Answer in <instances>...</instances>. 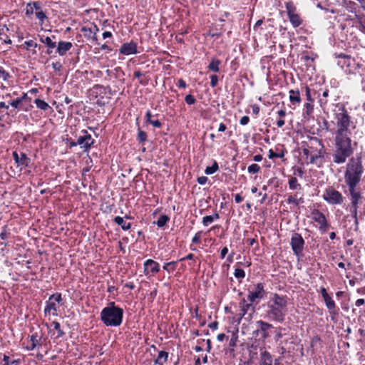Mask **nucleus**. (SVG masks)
I'll return each mask as SVG.
<instances>
[{
  "mask_svg": "<svg viewBox=\"0 0 365 365\" xmlns=\"http://www.w3.org/2000/svg\"><path fill=\"white\" fill-rule=\"evenodd\" d=\"M95 143L96 140L86 129L81 130L80 135L76 136V143L84 153H88Z\"/></svg>",
  "mask_w": 365,
  "mask_h": 365,
  "instance_id": "2eb2a0df",
  "label": "nucleus"
},
{
  "mask_svg": "<svg viewBox=\"0 0 365 365\" xmlns=\"http://www.w3.org/2000/svg\"><path fill=\"white\" fill-rule=\"evenodd\" d=\"M177 86L179 88H185L186 86H187V83L186 82L182 79V78H180L178 81V83H177Z\"/></svg>",
  "mask_w": 365,
  "mask_h": 365,
  "instance_id": "774afa93",
  "label": "nucleus"
},
{
  "mask_svg": "<svg viewBox=\"0 0 365 365\" xmlns=\"http://www.w3.org/2000/svg\"><path fill=\"white\" fill-rule=\"evenodd\" d=\"M160 271V264L152 259H148L143 263V273L145 276H154Z\"/></svg>",
  "mask_w": 365,
  "mask_h": 365,
  "instance_id": "6ab92c4d",
  "label": "nucleus"
},
{
  "mask_svg": "<svg viewBox=\"0 0 365 365\" xmlns=\"http://www.w3.org/2000/svg\"><path fill=\"white\" fill-rule=\"evenodd\" d=\"M34 7L31 6V4L28 3L26 5V16H30L34 14Z\"/></svg>",
  "mask_w": 365,
  "mask_h": 365,
  "instance_id": "e2e57ef3",
  "label": "nucleus"
},
{
  "mask_svg": "<svg viewBox=\"0 0 365 365\" xmlns=\"http://www.w3.org/2000/svg\"><path fill=\"white\" fill-rule=\"evenodd\" d=\"M51 327H53V329L56 331L57 335L56 336V339H60L65 335L64 331L61 329V324L57 321H53L51 323Z\"/></svg>",
  "mask_w": 365,
  "mask_h": 365,
  "instance_id": "58836bf2",
  "label": "nucleus"
},
{
  "mask_svg": "<svg viewBox=\"0 0 365 365\" xmlns=\"http://www.w3.org/2000/svg\"><path fill=\"white\" fill-rule=\"evenodd\" d=\"M66 144L70 148H72L78 145V144L76 143V140H73L71 138L66 139Z\"/></svg>",
  "mask_w": 365,
  "mask_h": 365,
  "instance_id": "0e129e2a",
  "label": "nucleus"
},
{
  "mask_svg": "<svg viewBox=\"0 0 365 365\" xmlns=\"http://www.w3.org/2000/svg\"><path fill=\"white\" fill-rule=\"evenodd\" d=\"M257 324L259 327L261 337L263 339H267L269 336L268 330L273 328V325L262 320L257 321Z\"/></svg>",
  "mask_w": 365,
  "mask_h": 365,
  "instance_id": "b1692460",
  "label": "nucleus"
},
{
  "mask_svg": "<svg viewBox=\"0 0 365 365\" xmlns=\"http://www.w3.org/2000/svg\"><path fill=\"white\" fill-rule=\"evenodd\" d=\"M72 47L73 44L71 42L61 41L56 45V52L59 56H63Z\"/></svg>",
  "mask_w": 365,
  "mask_h": 365,
  "instance_id": "5701e85b",
  "label": "nucleus"
},
{
  "mask_svg": "<svg viewBox=\"0 0 365 365\" xmlns=\"http://www.w3.org/2000/svg\"><path fill=\"white\" fill-rule=\"evenodd\" d=\"M299 149L304 156L307 164L322 163L327 154L322 140L315 136H306L300 142Z\"/></svg>",
  "mask_w": 365,
  "mask_h": 365,
  "instance_id": "f257e3e1",
  "label": "nucleus"
},
{
  "mask_svg": "<svg viewBox=\"0 0 365 365\" xmlns=\"http://www.w3.org/2000/svg\"><path fill=\"white\" fill-rule=\"evenodd\" d=\"M237 339H238V336L236 333H232V337L231 339H230V341H229V346L230 347H235L237 346Z\"/></svg>",
  "mask_w": 365,
  "mask_h": 365,
  "instance_id": "864d4df0",
  "label": "nucleus"
},
{
  "mask_svg": "<svg viewBox=\"0 0 365 365\" xmlns=\"http://www.w3.org/2000/svg\"><path fill=\"white\" fill-rule=\"evenodd\" d=\"M150 116H153V114L150 110H148L145 113V122L146 123H149L152 125L153 127L160 128L162 127V123L158 119H150Z\"/></svg>",
  "mask_w": 365,
  "mask_h": 365,
  "instance_id": "c756f323",
  "label": "nucleus"
},
{
  "mask_svg": "<svg viewBox=\"0 0 365 365\" xmlns=\"http://www.w3.org/2000/svg\"><path fill=\"white\" fill-rule=\"evenodd\" d=\"M169 354L165 351H160L157 358L155 359L154 363L157 365H164L168 361Z\"/></svg>",
  "mask_w": 365,
  "mask_h": 365,
  "instance_id": "7c9ffc66",
  "label": "nucleus"
},
{
  "mask_svg": "<svg viewBox=\"0 0 365 365\" xmlns=\"http://www.w3.org/2000/svg\"><path fill=\"white\" fill-rule=\"evenodd\" d=\"M248 300L242 298L239 302L240 313L238 314L239 322L245 317L246 319L250 320L252 318L253 314L255 312V307L254 303L247 302Z\"/></svg>",
  "mask_w": 365,
  "mask_h": 365,
  "instance_id": "dca6fc26",
  "label": "nucleus"
},
{
  "mask_svg": "<svg viewBox=\"0 0 365 365\" xmlns=\"http://www.w3.org/2000/svg\"><path fill=\"white\" fill-rule=\"evenodd\" d=\"M282 330H284V329H283L281 327L276 328L275 335L274 337V339L276 342H278L282 338V336H283V334L282 333Z\"/></svg>",
  "mask_w": 365,
  "mask_h": 365,
  "instance_id": "603ef678",
  "label": "nucleus"
},
{
  "mask_svg": "<svg viewBox=\"0 0 365 365\" xmlns=\"http://www.w3.org/2000/svg\"><path fill=\"white\" fill-rule=\"evenodd\" d=\"M119 53L125 56L136 54L138 53L137 43L134 41L123 43L119 48Z\"/></svg>",
  "mask_w": 365,
  "mask_h": 365,
  "instance_id": "412c9836",
  "label": "nucleus"
},
{
  "mask_svg": "<svg viewBox=\"0 0 365 365\" xmlns=\"http://www.w3.org/2000/svg\"><path fill=\"white\" fill-rule=\"evenodd\" d=\"M289 188L292 190H302L301 184L298 182L296 177H289L288 180Z\"/></svg>",
  "mask_w": 365,
  "mask_h": 365,
  "instance_id": "473e14b6",
  "label": "nucleus"
},
{
  "mask_svg": "<svg viewBox=\"0 0 365 365\" xmlns=\"http://www.w3.org/2000/svg\"><path fill=\"white\" fill-rule=\"evenodd\" d=\"M211 215H206L202 217V223L204 226H208L213 222Z\"/></svg>",
  "mask_w": 365,
  "mask_h": 365,
  "instance_id": "4d7b16f0",
  "label": "nucleus"
},
{
  "mask_svg": "<svg viewBox=\"0 0 365 365\" xmlns=\"http://www.w3.org/2000/svg\"><path fill=\"white\" fill-rule=\"evenodd\" d=\"M322 198L329 205H341L344 201L343 195L332 186H328L325 188Z\"/></svg>",
  "mask_w": 365,
  "mask_h": 365,
  "instance_id": "f8f14e48",
  "label": "nucleus"
},
{
  "mask_svg": "<svg viewBox=\"0 0 365 365\" xmlns=\"http://www.w3.org/2000/svg\"><path fill=\"white\" fill-rule=\"evenodd\" d=\"M285 202L290 207L292 210L293 208L299 207V206L304 202V195L299 191H297L294 194H289Z\"/></svg>",
  "mask_w": 365,
  "mask_h": 365,
  "instance_id": "aec40b11",
  "label": "nucleus"
},
{
  "mask_svg": "<svg viewBox=\"0 0 365 365\" xmlns=\"http://www.w3.org/2000/svg\"><path fill=\"white\" fill-rule=\"evenodd\" d=\"M311 217L312 220L317 224V227L321 233L327 232L331 227L326 215L319 210L314 208L311 210Z\"/></svg>",
  "mask_w": 365,
  "mask_h": 365,
  "instance_id": "ddd939ff",
  "label": "nucleus"
},
{
  "mask_svg": "<svg viewBox=\"0 0 365 365\" xmlns=\"http://www.w3.org/2000/svg\"><path fill=\"white\" fill-rule=\"evenodd\" d=\"M334 56L337 66L347 76H356L364 68V64L355 57L345 52H335Z\"/></svg>",
  "mask_w": 365,
  "mask_h": 365,
  "instance_id": "7ed1b4c3",
  "label": "nucleus"
},
{
  "mask_svg": "<svg viewBox=\"0 0 365 365\" xmlns=\"http://www.w3.org/2000/svg\"><path fill=\"white\" fill-rule=\"evenodd\" d=\"M285 8L288 19L294 28H297L303 24V19L299 13L293 1L285 2Z\"/></svg>",
  "mask_w": 365,
  "mask_h": 365,
  "instance_id": "4468645a",
  "label": "nucleus"
},
{
  "mask_svg": "<svg viewBox=\"0 0 365 365\" xmlns=\"http://www.w3.org/2000/svg\"><path fill=\"white\" fill-rule=\"evenodd\" d=\"M10 233L7 231V226L5 225L2 227V231L0 233V238L3 240L8 239Z\"/></svg>",
  "mask_w": 365,
  "mask_h": 365,
  "instance_id": "5fc2aeb1",
  "label": "nucleus"
},
{
  "mask_svg": "<svg viewBox=\"0 0 365 365\" xmlns=\"http://www.w3.org/2000/svg\"><path fill=\"white\" fill-rule=\"evenodd\" d=\"M235 277L238 279H242L245 277V272L240 268H236L234 272Z\"/></svg>",
  "mask_w": 365,
  "mask_h": 365,
  "instance_id": "3c124183",
  "label": "nucleus"
},
{
  "mask_svg": "<svg viewBox=\"0 0 365 365\" xmlns=\"http://www.w3.org/2000/svg\"><path fill=\"white\" fill-rule=\"evenodd\" d=\"M358 186L349 187L348 190L350 195L351 212L355 222H358V209L362 202L364 196Z\"/></svg>",
  "mask_w": 365,
  "mask_h": 365,
  "instance_id": "9d476101",
  "label": "nucleus"
},
{
  "mask_svg": "<svg viewBox=\"0 0 365 365\" xmlns=\"http://www.w3.org/2000/svg\"><path fill=\"white\" fill-rule=\"evenodd\" d=\"M335 150L333 162L336 164L344 163L353 154L351 136H335Z\"/></svg>",
  "mask_w": 365,
  "mask_h": 365,
  "instance_id": "423d86ee",
  "label": "nucleus"
},
{
  "mask_svg": "<svg viewBox=\"0 0 365 365\" xmlns=\"http://www.w3.org/2000/svg\"><path fill=\"white\" fill-rule=\"evenodd\" d=\"M34 103L36 104V107L41 110H52V108L43 100L36 98L34 100Z\"/></svg>",
  "mask_w": 365,
  "mask_h": 365,
  "instance_id": "f704fd0d",
  "label": "nucleus"
},
{
  "mask_svg": "<svg viewBox=\"0 0 365 365\" xmlns=\"http://www.w3.org/2000/svg\"><path fill=\"white\" fill-rule=\"evenodd\" d=\"M81 32L83 33L84 37L87 40H91L93 42H95L96 44H99L98 42L97 36H95L93 34L92 30L88 26H83L81 28Z\"/></svg>",
  "mask_w": 365,
  "mask_h": 365,
  "instance_id": "cd10ccee",
  "label": "nucleus"
},
{
  "mask_svg": "<svg viewBox=\"0 0 365 365\" xmlns=\"http://www.w3.org/2000/svg\"><path fill=\"white\" fill-rule=\"evenodd\" d=\"M147 133L142 130L140 128H138V135H137V140L139 143L143 144L147 140Z\"/></svg>",
  "mask_w": 365,
  "mask_h": 365,
  "instance_id": "49530a36",
  "label": "nucleus"
},
{
  "mask_svg": "<svg viewBox=\"0 0 365 365\" xmlns=\"http://www.w3.org/2000/svg\"><path fill=\"white\" fill-rule=\"evenodd\" d=\"M39 40L48 48H55L56 47V43L49 36H39Z\"/></svg>",
  "mask_w": 365,
  "mask_h": 365,
  "instance_id": "c9c22d12",
  "label": "nucleus"
},
{
  "mask_svg": "<svg viewBox=\"0 0 365 365\" xmlns=\"http://www.w3.org/2000/svg\"><path fill=\"white\" fill-rule=\"evenodd\" d=\"M338 110L334 113L336 130L335 136H351L350 127L353 125L351 117L346 108L342 105H337Z\"/></svg>",
  "mask_w": 365,
  "mask_h": 365,
  "instance_id": "0eeeda50",
  "label": "nucleus"
},
{
  "mask_svg": "<svg viewBox=\"0 0 365 365\" xmlns=\"http://www.w3.org/2000/svg\"><path fill=\"white\" fill-rule=\"evenodd\" d=\"M219 170V165L218 163L216 162V160H214L213 164L212 166H207L205 170V173L207 175H212L215 173H216Z\"/></svg>",
  "mask_w": 365,
  "mask_h": 365,
  "instance_id": "79ce46f5",
  "label": "nucleus"
},
{
  "mask_svg": "<svg viewBox=\"0 0 365 365\" xmlns=\"http://www.w3.org/2000/svg\"><path fill=\"white\" fill-rule=\"evenodd\" d=\"M267 295V292L264 289V284L262 282L255 284L254 289L249 291L247 294V300L251 303L258 304L259 302L264 299Z\"/></svg>",
  "mask_w": 365,
  "mask_h": 365,
  "instance_id": "f3484780",
  "label": "nucleus"
},
{
  "mask_svg": "<svg viewBox=\"0 0 365 365\" xmlns=\"http://www.w3.org/2000/svg\"><path fill=\"white\" fill-rule=\"evenodd\" d=\"M31 164V159L27 156V155L24 153H20V158L16 164L17 167H20L21 170L23 168L29 167Z\"/></svg>",
  "mask_w": 365,
  "mask_h": 365,
  "instance_id": "bb28decb",
  "label": "nucleus"
},
{
  "mask_svg": "<svg viewBox=\"0 0 365 365\" xmlns=\"http://www.w3.org/2000/svg\"><path fill=\"white\" fill-rule=\"evenodd\" d=\"M177 262H178L177 261H172L170 262L164 263L163 268L164 270L167 271L168 273L173 272L176 269L175 265H176Z\"/></svg>",
  "mask_w": 365,
  "mask_h": 365,
  "instance_id": "a19ab883",
  "label": "nucleus"
},
{
  "mask_svg": "<svg viewBox=\"0 0 365 365\" xmlns=\"http://www.w3.org/2000/svg\"><path fill=\"white\" fill-rule=\"evenodd\" d=\"M329 96V91L327 88H326L322 92V95L319 94V96H318L319 105L323 110L326 109V108L328 105Z\"/></svg>",
  "mask_w": 365,
  "mask_h": 365,
  "instance_id": "393cba45",
  "label": "nucleus"
},
{
  "mask_svg": "<svg viewBox=\"0 0 365 365\" xmlns=\"http://www.w3.org/2000/svg\"><path fill=\"white\" fill-rule=\"evenodd\" d=\"M35 15L41 25L43 24L44 21L47 19L46 13L43 12L42 10L35 11Z\"/></svg>",
  "mask_w": 365,
  "mask_h": 365,
  "instance_id": "de8ad7c7",
  "label": "nucleus"
},
{
  "mask_svg": "<svg viewBox=\"0 0 365 365\" xmlns=\"http://www.w3.org/2000/svg\"><path fill=\"white\" fill-rule=\"evenodd\" d=\"M88 94L91 100H96L98 106H103L108 103L113 93L110 86L96 84L88 90Z\"/></svg>",
  "mask_w": 365,
  "mask_h": 365,
  "instance_id": "6e6552de",
  "label": "nucleus"
},
{
  "mask_svg": "<svg viewBox=\"0 0 365 365\" xmlns=\"http://www.w3.org/2000/svg\"><path fill=\"white\" fill-rule=\"evenodd\" d=\"M221 64V61L216 58H213L211 61L210 62L208 66H207V68L211 71H213L215 73H217L220 71V65Z\"/></svg>",
  "mask_w": 365,
  "mask_h": 365,
  "instance_id": "e433bc0d",
  "label": "nucleus"
},
{
  "mask_svg": "<svg viewBox=\"0 0 365 365\" xmlns=\"http://www.w3.org/2000/svg\"><path fill=\"white\" fill-rule=\"evenodd\" d=\"M170 221V217L166 215H162L155 222L158 227H163Z\"/></svg>",
  "mask_w": 365,
  "mask_h": 365,
  "instance_id": "37998d69",
  "label": "nucleus"
},
{
  "mask_svg": "<svg viewBox=\"0 0 365 365\" xmlns=\"http://www.w3.org/2000/svg\"><path fill=\"white\" fill-rule=\"evenodd\" d=\"M250 122V118L247 115L242 116L240 120V124L242 125H245L248 124Z\"/></svg>",
  "mask_w": 365,
  "mask_h": 365,
  "instance_id": "338daca9",
  "label": "nucleus"
},
{
  "mask_svg": "<svg viewBox=\"0 0 365 365\" xmlns=\"http://www.w3.org/2000/svg\"><path fill=\"white\" fill-rule=\"evenodd\" d=\"M287 153V150L284 148H276V152L274 151L272 149H270L269 150V155L268 158L269 159H274V158H282L285 155V154Z\"/></svg>",
  "mask_w": 365,
  "mask_h": 365,
  "instance_id": "a878e982",
  "label": "nucleus"
},
{
  "mask_svg": "<svg viewBox=\"0 0 365 365\" xmlns=\"http://www.w3.org/2000/svg\"><path fill=\"white\" fill-rule=\"evenodd\" d=\"M364 172L361 158L356 156L350 158L344 172V181L347 187L358 186L362 179Z\"/></svg>",
  "mask_w": 365,
  "mask_h": 365,
  "instance_id": "20e7f679",
  "label": "nucleus"
},
{
  "mask_svg": "<svg viewBox=\"0 0 365 365\" xmlns=\"http://www.w3.org/2000/svg\"><path fill=\"white\" fill-rule=\"evenodd\" d=\"M210 86L215 88L218 84V76L215 74L211 75L210 77Z\"/></svg>",
  "mask_w": 365,
  "mask_h": 365,
  "instance_id": "052dcab7",
  "label": "nucleus"
},
{
  "mask_svg": "<svg viewBox=\"0 0 365 365\" xmlns=\"http://www.w3.org/2000/svg\"><path fill=\"white\" fill-rule=\"evenodd\" d=\"M288 297L286 295H280L272 293L267 304L268 309L266 314L268 318L274 322H283L287 311Z\"/></svg>",
  "mask_w": 365,
  "mask_h": 365,
  "instance_id": "f03ea898",
  "label": "nucleus"
},
{
  "mask_svg": "<svg viewBox=\"0 0 365 365\" xmlns=\"http://www.w3.org/2000/svg\"><path fill=\"white\" fill-rule=\"evenodd\" d=\"M10 78H11V75L3 66H0V79L7 82Z\"/></svg>",
  "mask_w": 365,
  "mask_h": 365,
  "instance_id": "a18cd8bd",
  "label": "nucleus"
},
{
  "mask_svg": "<svg viewBox=\"0 0 365 365\" xmlns=\"http://www.w3.org/2000/svg\"><path fill=\"white\" fill-rule=\"evenodd\" d=\"M304 245L305 242L301 234L294 232L292 235L290 245L293 253L299 258L303 256Z\"/></svg>",
  "mask_w": 365,
  "mask_h": 365,
  "instance_id": "a211bd4d",
  "label": "nucleus"
},
{
  "mask_svg": "<svg viewBox=\"0 0 365 365\" xmlns=\"http://www.w3.org/2000/svg\"><path fill=\"white\" fill-rule=\"evenodd\" d=\"M27 97V94L24 93V96L21 98H17L15 100L12 101L9 104L15 108H17L19 105L22 103V101L26 99Z\"/></svg>",
  "mask_w": 365,
  "mask_h": 365,
  "instance_id": "09e8293b",
  "label": "nucleus"
},
{
  "mask_svg": "<svg viewBox=\"0 0 365 365\" xmlns=\"http://www.w3.org/2000/svg\"><path fill=\"white\" fill-rule=\"evenodd\" d=\"M133 76H134V78L138 79V82L141 85L146 86L148 83V79L141 78L142 76H144V74L142 73L140 71H134Z\"/></svg>",
  "mask_w": 365,
  "mask_h": 365,
  "instance_id": "c03bdc74",
  "label": "nucleus"
},
{
  "mask_svg": "<svg viewBox=\"0 0 365 365\" xmlns=\"http://www.w3.org/2000/svg\"><path fill=\"white\" fill-rule=\"evenodd\" d=\"M304 89H305V93H306V98H307V100L308 101V102L314 103V99L312 97L311 89L309 88V87L308 86H306L304 87Z\"/></svg>",
  "mask_w": 365,
  "mask_h": 365,
  "instance_id": "6e6d98bb",
  "label": "nucleus"
},
{
  "mask_svg": "<svg viewBox=\"0 0 365 365\" xmlns=\"http://www.w3.org/2000/svg\"><path fill=\"white\" fill-rule=\"evenodd\" d=\"M46 306L44 307V315L46 317L52 314L53 316H58V307L57 304L63 305V299L61 292H56L51 294L47 301L45 302Z\"/></svg>",
  "mask_w": 365,
  "mask_h": 365,
  "instance_id": "9b49d317",
  "label": "nucleus"
},
{
  "mask_svg": "<svg viewBox=\"0 0 365 365\" xmlns=\"http://www.w3.org/2000/svg\"><path fill=\"white\" fill-rule=\"evenodd\" d=\"M201 237H202V232L201 231H199V232H196L195 235L193 236V237L192 239V242L193 244H199L200 242V240H201Z\"/></svg>",
  "mask_w": 365,
  "mask_h": 365,
  "instance_id": "680f3d73",
  "label": "nucleus"
},
{
  "mask_svg": "<svg viewBox=\"0 0 365 365\" xmlns=\"http://www.w3.org/2000/svg\"><path fill=\"white\" fill-rule=\"evenodd\" d=\"M293 170H294V175H297L299 178H303L304 176V171L303 170V169L300 167H293Z\"/></svg>",
  "mask_w": 365,
  "mask_h": 365,
  "instance_id": "13d9d810",
  "label": "nucleus"
},
{
  "mask_svg": "<svg viewBox=\"0 0 365 365\" xmlns=\"http://www.w3.org/2000/svg\"><path fill=\"white\" fill-rule=\"evenodd\" d=\"M319 293L321 294L322 298L328 310L330 319L332 322H336L338 319L339 314V308L336 305L332 296L328 293L327 289L321 287Z\"/></svg>",
  "mask_w": 365,
  "mask_h": 365,
  "instance_id": "1a4fd4ad",
  "label": "nucleus"
},
{
  "mask_svg": "<svg viewBox=\"0 0 365 365\" xmlns=\"http://www.w3.org/2000/svg\"><path fill=\"white\" fill-rule=\"evenodd\" d=\"M314 112V103H305L303 108L304 118H309Z\"/></svg>",
  "mask_w": 365,
  "mask_h": 365,
  "instance_id": "4c0bfd02",
  "label": "nucleus"
},
{
  "mask_svg": "<svg viewBox=\"0 0 365 365\" xmlns=\"http://www.w3.org/2000/svg\"><path fill=\"white\" fill-rule=\"evenodd\" d=\"M261 365H272V356L269 352L264 350L260 353Z\"/></svg>",
  "mask_w": 365,
  "mask_h": 365,
  "instance_id": "c85d7f7f",
  "label": "nucleus"
},
{
  "mask_svg": "<svg viewBox=\"0 0 365 365\" xmlns=\"http://www.w3.org/2000/svg\"><path fill=\"white\" fill-rule=\"evenodd\" d=\"M42 336L38 335L37 332L33 333L30 336V344L26 346L28 351L34 350L36 348L39 347L42 344Z\"/></svg>",
  "mask_w": 365,
  "mask_h": 365,
  "instance_id": "4be33fe9",
  "label": "nucleus"
},
{
  "mask_svg": "<svg viewBox=\"0 0 365 365\" xmlns=\"http://www.w3.org/2000/svg\"><path fill=\"white\" fill-rule=\"evenodd\" d=\"M123 308L115 305L114 302H110L101 310L100 318L105 326L117 327L123 322Z\"/></svg>",
  "mask_w": 365,
  "mask_h": 365,
  "instance_id": "39448f33",
  "label": "nucleus"
},
{
  "mask_svg": "<svg viewBox=\"0 0 365 365\" xmlns=\"http://www.w3.org/2000/svg\"><path fill=\"white\" fill-rule=\"evenodd\" d=\"M260 166L256 163L251 164L247 168V171L251 174H256L260 171Z\"/></svg>",
  "mask_w": 365,
  "mask_h": 365,
  "instance_id": "8fccbe9b",
  "label": "nucleus"
},
{
  "mask_svg": "<svg viewBox=\"0 0 365 365\" xmlns=\"http://www.w3.org/2000/svg\"><path fill=\"white\" fill-rule=\"evenodd\" d=\"M289 101L292 104H299L301 102L300 93L299 90L289 91Z\"/></svg>",
  "mask_w": 365,
  "mask_h": 365,
  "instance_id": "72a5a7b5",
  "label": "nucleus"
},
{
  "mask_svg": "<svg viewBox=\"0 0 365 365\" xmlns=\"http://www.w3.org/2000/svg\"><path fill=\"white\" fill-rule=\"evenodd\" d=\"M185 101L188 105H193L196 103V99L194 96L188 94L185 96Z\"/></svg>",
  "mask_w": 365,
  "mask_h": 365,
  "instance_id": "bf43d9fd",
  "label": "nucleus"
},
{
  "mask_svg": "<svg viewBox=\"0 0 365 365\" xmlns=\"http://www.w3.org/2000/svg\"><path fill=\"white\" fill-rule=\"evenodd\" d=\"M24 46L28 51L31 50V53L33 55L36 54L37 51L36 48L38 47V44L34 41L29 40L24 41Z\"/></svg>",
  "mask_w": 365,
  "mask_h": 365,
  "instance_id": "ea45409f",
  "label": "nucleus"
},
{
  "mask_svg": "<svg viewBox=\"0 0 365 365\" xmlns=\"http://www.w3.org/2000/svg\"><path fill=\"white\" fill-rule=\"evenodd\" d=\"M51 66L52 68L57 71H60L63 68L62 64L59 61L53 62Z\"/></svg>",
  "mask_w": 365,
  "mask_h": 365,
  "instance_id": "69168bd1",
  "label": "nucleus"
},
{
  "mask_svg": "<svg viewBox=\"0 0 365 365\" xmlns=\"http://www.w3.org/2000/svg\"><path fill=\"white\" fill-rule=\"evenodd\" d=\"M113 222L117 224L118 225L120 226V227L122 228V230L126 231V230H128L131 228V223L130 222H126L125 220H124V218L122 217H120V216H116L114 220H113Z\"/></svg>",
  "mask_w": 365,
  "mask_h": 365,
  "instance_id": "2f4dec72",
  "label": "nucleus"
}]
</instances>
